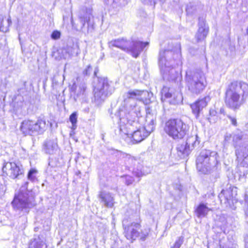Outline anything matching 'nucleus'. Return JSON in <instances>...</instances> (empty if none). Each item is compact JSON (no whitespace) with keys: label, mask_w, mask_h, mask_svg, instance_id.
<instances>
[{"label":"nucleus","mask_w":248,"mask_h":248,"mask_svg":"<svg viewBox=\"0 0 248 248\" xmlns=\"http://www.w3.org/2000/svg\"><path fill=\"white\" fill-rule=\"evenodd\" d=\"M248 99V84L233 81L226 87L224 102L229 108L236 110L245 103Z\"/></svg>","instance_id":"nucleus-1"},{"label":"nucleus","mask_w":248,"mask_h":248,"mask_svg":"<svg viewBox=\"0 0 248 248\" xmlns=\"http://www.w3.org/2000/svg\"><path fill=\"white\" fill-rule=\"evenodd\" d=\"M181 64L180 54L170 50H161L158 56V65L164 80L175 81L179 77L176 66Z\"/></svg>","instance_id":"nucleus-2"},{"label":"nucleus","mask_w":248,"mask_h":248,"mask_svg":"<svg viewBox=\"0 0 248 248\" xmlns=\"http://www.w3.org/2000/svg\"><path fill=\"white\" fill-rule=\"evenodd\" d=\"M144 91H129L124 95V100L120 111L121 122L131 124L140 114V108L137 105V96H140Z\"/></svg>","instance_id":"nucleus-3"},{"label":"nucleus","mask_w":248,"mask_h":248,"mask_svg":"<svg viewBox=\"0 0 248 248\" xmlns=\"http://www.w3.org/2000/svg\"><path fill=\"white\" fill-rule=\"evenodd\" d=\"M28 182H25L11 203L14 211L21 216L28 214L36 204L34 193L28 189Z\"/></svg>","instance_id":"nucleus-4"},{"label":"nucleus","mask_w":248,"mask_h":248,"mask_svg":"<svg viewBox=\"0 0 248 248\" xmlns=\"http://www.w3.org/2000/svg\"><path fill=\"white\" fill-rule=\"evenodd\" d=\"M218 159L217 152L210 150H202L196 160L198 170L204 174L216 171L219 164Z\"/></svg>","instance_id":"nucleus-5"},{"label":"nucleus","mask_w":248,"mask_h":248,"mask_svg":"<svg viewBox=\"0 0 248 248\" xmlns=\"http://www.w3.org/2000/svg\"><path fill=\"white\" fill-rule=\"evenodd\" d=\"M185 80L188 91L193 94H200L207 85L205 74L201 71L187 70Z\"/></svg>","instance_id":"nucleus-6"},{"label":"nucleus","mask_w":248,"mask_h":248,"mask_svg":"<svg viewBox=\"0 0 248 248\" xmlns=\"http://www.w3.org/2000/svg\"><path fill=\"white\" fill-rule=\"evenodd\" d=\"M189 126L180 119H171L167 121L164 130L174 140L183 139L189 130Z\"/></svg>","instance_id":"nucleus-7"},{"label":"nucleus","mask_w":248,"mask_h":248,"mask_svg":"<svg viewBox=\"0 0 248 248\" xmlns=\"http://www.w3.org/2000/svg\"><path fill=\"white\" fill-rule=\"evenodd\" d=\"M47 125L44 119H39L37 121L29 120L23 121L20 125V130L25 135H36L42 134L46 129Z\"/></svg>","instance_id":"nucleus-8"},{"label":"nucleus","mask_w":248,"mask_h":248,"mask_svg":"<svg viewBox=\"0 0 248 248\" xmlns=\"http://www.w3.org/2000/svg\"><path fill=\"white\" fill-rule=\"evenodd\" d=\"M107 78H98V82L94 88V99L98 103L103 101L114 92V88Z\"/></svg>","instance_id":"nucleus-9"},{"label":"nucleus","mask_w":248,"mask_h":248,"mask_svg":"<svg viewBox=\"0 0 248 248\" xmlns=\"http://www.w3.org/2000/svg\"><path fill=\"white\" fill-rule=\"evenodd\" d=\"M124 234L127 239L132 242L137 238L139 237L142 241H144L147 237L149 229H144L141 230L140 223L132 222L129 225H125L123 224Z\"/></svg>","instance_id":"nucleus-10"},{"label":"nucleus","mask_w":248,"mask_h":248,"mask_svg":"<svg viewBox=\"0 0 248 248\" xmlns=\"http://www.w3.org/2000/svg\"><path fill=\"white\" fill-rule=\"evenodd\" d=\"M200 142V138L197 134L188 136L185 142L178 145L176 148L177 155L180 159L185 158L199 146Z\"/></svg>","instance_id":"nucleus-11"},{"label":"nucleus","mask_w":248,"mask_h":248,"mask_svg":"<svg viewBox=\"0 0 248 248\" xmlns=\"http://www.w3.org/2000/svg\"><path fill=\"white\" fill-rule=\"evenodd\" d=\"M4 173L13 179H19L24 176V170L22 167L15 162H7L4 163L2 167Z\"/></svg>","instance_id":"nucleus-12"},{"label":"nucleus","mask_w":248,"mask_h":248,"mask_svg":"<svg viewBox=\"0 0 248 248\" xmlns=\"http://www.w3.org/2000/svg\"><path fill=\"white\" fill-rule=\"evenodd\" d=\"M161 101L168 102L170 104L176 105L182 100V95L179 91H174L173 89L164 87L161 91Z\"/></svg>","instance_id":"nucleus-13"},{"label":"nucleus","mask_w":248,"mask_h":248,"mask_svg":"<svg viewBox=\"0 0 248 248\" xmlns=\"http://www.w3.org/2000/svg\"><path fill=\"white\" fill-rule=\"evenodd\" d=\"M235 190L233 191V188L222 190L219 194L218 197L220 199L221 203L226 205V207H229L232 209L235 210L234 203L236 202L235 196L236 193Z\"/></svg>","instance_id":"nucleus-14"},{"label":"nucleus","mask_w":248,"mask_h":248,"mask_svg":"<svg viewBox=\"0 0 248 248\" xmlns=\"http://www.w3.org/2000/svg\"><path fill=\"white\" fill-rule=\"evenodd\" d=\"M153 126L150 125L146 128H142L134 131L132 135V139L135 141V143H139L144 139H145L148 135L153 132Z\"/></svg>","instance_id":"nucleus-15"},{"label":"nucleus","mask_w":248,"mask_h":248,"mask_svg":"<svg viewBox=\"0 0 248 248\" xmlns=\"http://www.w3.org/2000/svg\"><path fill=\"white\" fill-rule=\"evenodd\" d=\"M210 101V97L209 96H206L199 99L190 105L192 112L195 115L196 118L199 117L200 112L207 105Z\"/></svg>","instance_id":"nucleus-16"},{"label":"nucleus","mask_w":248,"mask_h":248,"mask_svg":"<svg viewBox=\"0 0 248 248\" xmlns=\"http://www.w3.org/2000/svg\"><path fill=\"white\" fill-rule=\"evenodd\" d=\"M208 33V27L206 25L203 17L199 18V29L196 35L197 42L204 40Z\"/></svg>","instance_id":"nucleus-17"},{"label":"nucleus","mask_w":248,"mask_h":248,"mask_svg":"<svg viewBox=\"0 0 248 248\" xmlns=\"http://www.w3.org/2000/svg\"><path fill=\"white\" fill-rule=\"evenodd\" d=\"M108 44L109 47H116L125 52H129L131 43L130 40L122 38L112 40L109 42Z\"/></svg>","instance_id":"nucleus-18"},{"label":"nucleus","mask_w":248,"mask_h":248,"mask_svg":"<svg viewBox=\"0 0 248 248\" xmlns=\"http://www.w3.org/2000/svg\"><path fill=\"white\" fill-rule=\"evenodd\" d=\"M130 48L129 52L132 54L133 57L137 58L143 48L148 44V42L130 40Z\"/></svg>","instance_id":"nucleus-19"},{"label":"nucleus","mask_w":248,"mask_h":248,"mask_svg":"<svg viewBox=\"0 0 248 248\" xmlns=\"http://www.w3.org/2000/svg\"><path fill=\"white\" fill-rule=\"evenodd\" d=\"M57 139L46 140L43 144V150L46 154L53 155L58 151Z\"/></svg>","instance_id":"nucleus-20"},{"label":"nucleus","mask_w":248,"mask_h":248,"mask_svg":"<svg viewBox=\"0 0 248 248\" xmlns=\"http://www.w3.org/2000/svg\"><path fill=\"white\" fill-rule=\"evenodd\" d=\"M92 17V9L90 8L83 7L79 11L78 18L81 24V29L85 26L86 22L88 23Z\"/></svg>","instance_id":"nucleus-21"},{"label":"nucleus","mask_w":248,"mask_h":248,"mask_svg":"<svg viewBox=\"0 0 248 248\" xmlns=\"http://www.w3.org/2000/svg\"><path fill=\"white\" fill-rule=\"evenodd\" d=\"M99 198L101 202L105 206L108 208H112L113 206L114 199L110 193L104 191L101 192L99 194Z\"/></svg>","instance_id":"nucleus-22"},{"label":"nucleus","mask_w":248,"mask_h":248,"mask_svg":"<svg viewBox=\"0 0 248 248\" xmlns=\"http://www.w3.org/2000/svg\"><path fill=\"white\" fill-rule=\"evenodd\" d=\"M210 210L207 203L201 202L195 207L194 213L198 218H202L206 217Z\"/></svg>","instance_id":"nucleus-23"},{"label":"nucleus","mask_w":248,"mask_h":248,"mask_svg":"<svg viewBox=\"0 0 248 248\" xmlns=\"http://www.w3.org/2000/svg\"><path fill=\"white\" fill-rule=\"evenodd\" d=\"M235 154L237 158L242 160L244 165H248V145H244L237 149Z\"/></svg>","instance_id":"nucleus-24"},{"label":"nucleus","mask_w":248,"mask_h":248,"mask_svg":"<svg viewBox=\"0 0 248 248\" xmlns=\"http://www.w3.org/2000/svg\"><path fill=\"white\" fill-rule=\"evenodd\" d=\"M29 248H47L45 239L42 236H37L31 240Z\"/></svg>","instance_id":"nucleus-25"},{"label":"nucleus","mask_w":248,"mask_h":248,"mask_svg":"<svg viewBox=\"0 0 248 248\" xmlns=\"http://www.w3.org/2000/svg\"><path fill=\"white\" fill-rule=\"evenodd\" d=\"M12 24L11 18L10 16L8 17H4L0 15V31L4 32L9 31V27Z\"/></svg>","instance_id":"nucleus-26"},{"label":"nucleus","mask_w":248,"mask_h":248,"mask_svg":"<svg viewBox=\"0 0 248 248\" xmlns=\"http://www.w3.org/2000/svg\"><path fill=\"white\" fill-rule=\"evenodd\" d=\"M86 95V86L84 83H81L78 87L76 94L75 96V100L77 101L78 99H84Z\"/></svg>","instance_id":"nucleus-27"},{"label":"nucleus","mask_w":248,"mask_h":248,"mask_svg":"<svg viewBox=\"0 0 248 248\" xmlns=\"http://www.w3.org/2000/svg\"><path fill=\"white\" fill-rule=\"evenodd\" d=\"M217 111L211 108L209 110V116L210 117L208 118V120L210 123L215 122L217 119Z\"/></svg>","instance_id":"nucleus-28"},{"label":"nucleus","mask_w":248,"mask_h":248,"mask_svg":"<svg viewBox=\"0 0 248 248\" xmlns=\"http://www.w3.org/2000/svg\"><path fill=\"white\" fill-rule=\"evenodd\" d=\"M37 170L34 169H31L28 172L27 175V178L31 182H34L36 179V174L37 173Z\"/></svg>","instance_id":"nucleus-29"},{"label":"nucleus","mask_w":248,"mask_h":248,"mask_svg":"<svg viewBox=\"0 0 248 248\" xmlns=\"http://www.w3.org/2000/svg\"><path fill=\"white\" fill-rule=\"evenodd\" d=\"M77 113L75 112L71 114L70 116L69 120L72 124V128L75 129L77 127Z\"/></svg>","instance_id":"nucleus-30"},{"label":"nucleus","mask_w":248,"mask_h":248,"mask_svg":"<svg viewBox=\"0 0 248 248\" xmlns=\"http://www.w3.org/2000/svg\"><path fill=\"white\" fill-rule=\"evenodd\" d=\"M242 138H243V135L241 133L233 135L232 141H233V143L235 145V146L237 143V142H238V141L242 140Z\"/></svg>","instance_id":"nucleus-31"},{"label":"nucleus","mask_w":248,"mask_h":248,"mask_svg":"<svg viewBox=\"0 0 248 248\" xmlns=\"http://www.w3.org/2000/svg\"><path fill=\"white\" fill-rule=\"evenodd\" d=\"M135 161V160L133 157L129 155H126L125 156V161L126 162V164L130 165H132Z\"/></svg>","instance_id":"nucleus-32"},{"label":"nucleus","mask_w":248,"mask_h":248,"mask_svg":"<svg viewBox=\"0 0 248 248\" xmlns=\"http://www.w3.org/2000/svg\"><path fill=\"white\" fill-rule=\"evenodd\" d=\"M184 242V237L183 236L179 237L175 241L173 246L176 248H180Z\"/></svg>","instance_id":"nucleus-33"},{"label":"nucleus","mask_w":248,"mask_h":248,"mask_svg":"<svg viewBox=\"0 0 248 248\" xmlns=\"http://www.w3.org/2000/svg\"><path fill=\"white\" fill-rule=\"evenodd\" d=\"M125 184L127 186L131 185L134 181V179L133 177L129 175H125Z\"/></svg>","instance_id":"nucleus-34"},{"label":"nucleus","mask_w":248,"mask_h":248,"mask_svg":"<svg viewBox=\"0 0 248 248\" xmlns=\"http://www.w3.org/2000/svg\"><path fill=\"white\" fill-rule=\"evenodd\" d=\"M61 36V32L58 31H54L52 32L51 37L54 40H57L60 38Z\"/></svg>","instance_id":"nucleus-35"},{"label":"nucleus","mask_w":248,"mask_h":248,"mask_svg":"<svg viewBox=\"0 0 248 248\" xmlns=\"http://www.w3.org/2000/svg\"><path fill=\"white\" fill-rule=\"evenodd\" d=\"M239 179L241 181H246L247 179L248 180V170L244 171L243 174H240Z\"/></svg>","instance_id":"nucleus-36"},{"label":"nucleus","mask_w":248,"mask_h":248,"mask_svg":"<svg viewBox=\"0 0 248 248\" xmlns=\"http://www.w3.org/2000/svg\"><path fill=\"white\" fill-rule=\"evenodd\" d=\"M245 215L246 216L248 217V195L246 194L245 195Z\"/></svg>","instance_id":"nucleus-37"},{"label":"nucleus","mask_w":248,"mask_h":248,"mask_svg":"<svg viewBox=\"0 0 248 248\" xmlns=\"http://www.w3.org/2000/svg\"><path fill=\"white\" fill-rule=\"evenodd\" d=\"M92 71V68L90 65L88 66V67L83 71V74L85 76H89L91 72Z\"/></svg>","instance_id":"nucleus-38"},{"label":"nucleus","mask_w":248,"mask_h":248,"mask_svg":"<svg viewBox=\"0 0 248 248\" xmlns=\"http://www.w3.org/2000/svg\"><path fill=\"white\" fill-rule=\"evenodd\" d=\"M227 117L230 120L231 123L233 125L235 126H237V124L236 119L235 117H232L230 115H227Z\"/></svg>","instance_id":"nucleus-39"},{"label":"nucleus","mask_w":248,"mask_h":248,"mask_svg":"<svg viewBox=\"0 0 248 248\" xmlns=\"http://www.w3.org/2000/svg\"><path fill=\"white\" fill-rule=\"evenodd\" d=\"M232 138V134L226 133L224 137V141L226 143H229L231 141Z\"/></svg>","instance_id":"nucleus-40"},{"label":"nucleus","mask_w":248,"mask_h":248,"mask_svg":"<svg viewBox=\"0 0 248 248\" xmlns=\"http://www.w3.org/2000/svg\"><path fill=\"white\" fill-rule=\"evenodd\" d=\"M150 125H153V131L155 128V122L153 119H152L149 122V123L147 125H146L144 128H146L147 126H150Z\"/></svg>","instance_id":"nucleus-41"},{"label":"nucleus","mask_w":248,"mask_h":248,"mask_svg":"<svg viewBox=\"0 0 248 248\" xmlns=\"http://www.w3.org/2000/svg\"><path fill=\"white\" fill-rule=\"evenodd\" d=\"M116 0H104V2L108 5L111 4L115 2Z\"/></svg>","instance_id":"nucleus-42"},{"label":"nucleus","mask_w":248,"mask_h":248,"mask_svg":"<svg viewBox=\"0 0 248 248\" xmlns=\"http://www.w3.org/2000/svg\"><path fill=\"white\" fill-rule=\"evenodd\" d=\"M245 248H248V235L245 237Z\"/></svg>","instance_id":"nucleus-43"},{"label":"nucleus","mask_w":248,"mask_h":248,"mask_svg":"<svg viewBox=\"0 0 248 248\" xmlns=\"http://www.w3.org/2000/svg\"><path fill=\"white\" fill-rule=\"evenodd\" d=\"M220 248H236V246H226L225 247L221 246H220Z\"/></svg>","instance_id":"nucleus-44"},{"label":"nucleus","mask_w":248,"mask_h":248,"mask_svg":"<svg viewBox=\"0 0 248 248\" xmlns=\"http://www.w3.org/2000/svg\"><path fill=\"white\" fill-rule=\"evenodd\" d=\"M165 0H153L154 5L158 1L163 3Z\"/></svg>","instance_id":"nucleus-45"},{"label":"nucleus","mask_w":248,"mask_h":248,"mask_svg":"<svg viewBox=\"0 0 248 248\" xmlns=\"http://www.w3.org/2000/svg\"><path fill=\"white\" fill-rule=\"evenodd\" d=\"M76 48H77L76 54H77V55H78V54H79V53H80V50H79V46H78V45H77L76 46Z\"/></svg>","instance_id":"nucleus-46"},{"label":"nucleus","mask_w":248,"mask_h":248,"mask_svg":"<svg viewBox=\"0 0 248 248\" xmlns=\"http://www.w3.org/2000/svg\"><path fill=\"white\" fill-rule=\"evenodd\" d=\"M224 112H225V110H224V108H220L219 112H220L221 114H224Z\"/></svg>","instance_id":"nucleus-47"},{"label":"nucleus","mask_w":248,"mask_h":248,"mask_svg":"<svg viewBox=\"0 0 248 248\" xmlns=\"http://www.w3.org/2000/svg\"><path fill=\"white\" fill-rule=\"evenodd\" d=\"M48 166H49V167H52V168H53V167H55V165H54V164H52V163L50 161H49V163H48Z\"/></svg>","instance_id":"nucleus-48"},{"label":"nucleus","mask_w":248,"mask_h":248,"mask_svg":"<svg viewBox=\"0 0 248 248\" xmlns=\"http://www.w3.org/2000/svg\"><path fill=\"white\" fill-rule=\"evenodd\" d=\"M98 72V69L97 68H96L94 71V75L95 76H96L97 73Z\"/></svg>","instance_id":"nucleus-49"},{"label":"nucleus","mask_w":248,"mask_h":248,"mask_svg":"<svg viewBox=\"0 0 248 248\" xmlns=\"http://www.w3.org/2000/svg\"><path fill=\"white\" fill-rule=\"evenodd\" d=\"M246 34L248 35V28L247 29H246Z\"/></svg>","instance_id":"nucleus-50"},{"label":"nucleus","mask_w":248,"mask_h":248,"mask_svg":"<svg viewBox=\"0 0 248 248\" xmlns=\"http://www.w3.org/2000/svg\"><path fill=\"white\" fill-rule=\"evenodd\" d=\"M71 23L72 24V26H74V24H73V19H71Z\"/></svg>","instance_id":"nucleus-51"},{"label":"nucleus","mask_w":248,"mask_h":248,"mask_svg":"<svg viewBox=\"0 0 248 248\" xmlns=\"http://www.w3.org/2000/svg\"><path fill=\"white\" fill-rule=\"evenodd\" d=\"M178 48L180 49V45H178Z\"/></svg>","instance_id":"nucleus-52"},{"label":"nucleus","mask_w":248,"mask_h":248,"mask_svg":"<svg viewBox=\"0 0 248 248\" xmlns=\"http://www.w3.org/2000/svg\"><path fill=\"white\" fill-rule=\"evenodd\" d=\"M80 173V172L79 171L78 173H77V174H79Z\"/></svg>","instance_id":"nucleus-53"},{"label":"nucleus","mask_w":248,"mask_h":248,"mask_svg":"<svg viewBox=\"0 0 248 248\" xmlns=\"http://www.w3.org/2000/svg\"><path fill=\"white\" fill-rule=\"evenodd\" d=\"M80 173V172L79 171L78 173H77V174H79Z\"/></svg>","instance_id":"nucleus-54"},{"label":"nucleus","mask_w":248,"mask_h":248,"mask_svg":"<svg viewBox=\"0 0 248 248\" xmlns=\"http://www.w3.org/2000/svg\"><path fill=\"white\" fill-rule=\"evenodd\" d=\"M138 177H140V176L139 175L137 174L136 175Z\"/></svg>","instance_id":"nucleus-55"}]
</instances>
